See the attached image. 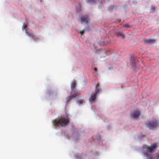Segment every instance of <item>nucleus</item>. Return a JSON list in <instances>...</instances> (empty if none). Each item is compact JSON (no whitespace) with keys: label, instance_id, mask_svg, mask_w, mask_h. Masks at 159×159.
<instances>
[{"label":"nucleus","instance_id":"obj_1","mask_svg":"<svg viewBox=\"0 0 159 159\" xmlns=\"http://www.w3.org/2000/svg\"><path fill=\"white\" fill-rule=\"evenodd\" d=\"M101 89L100 87L99 84L98 83L95 87V92L92 93L90 98L89 99V101L90 103L94 102L96 98V97L100 92H101Z\"/></svg>","mask_w":159,"mask_h":159},{"label":"nucleus","instance_id":"obj_2","mask_svg":"<svg viewBox=\"0 0 159 159\" xmlns=\"http://www.w3.org/2000/svg\"><path fill=\"white\" fill-rule=\"evenodd\" d=\"M69 122V120L68 119H66L64 118H61L58 120H55L53 121L54 125L57 126L60 125L62 126L66 125Z\"/></svg>","mask_w":159,"mask_h":159},{"label":"nucleus","instance_id":"obj_3","mask_svg":"<svg viewBox=\"0 0 159 159\" xmlns=\"http://www.w3.org/2000/svg\"><path fill=\"white\" fill-rule=\"evenodd\" d=\"M147 127L151 129H153L158 125V122L156 120L149 121L146 123Z\"/></svg>","mask_w":159,"mask_h":159},{"label":"nucleus","instance_id":"obj_4","mask_svg":"<svg viewBox=\"0 0 159 159\" xmlns=\"http://www.w3.org/2000/svg\"><path fill=\"white\" fill-rule=\"evenodd\" d=\"M157 147V144L155 143L151 145L150 147H147L146 151L147 152H152L155 150Z\"/></svg>","mask_w":159,"mask_h":159},{"label":"nucleus","instance_id":"obj_5","mask_svg":"<svg viewBox=\"0 0 159 159\" xmlns=\"http://www.w3.org/2000/svg\"><path fill=\"white\" fill-rule=\"evenodd\" d=\"M140 115V112L136 110L134 111L131 113V116L134 118H137Z\"/></svg>","mask_w":159,"mask_h":159},{"label":"nucleus","instance_id":"obj_6","mask_svg":"<svg viewBox=\"0 0 159 159\" xmlns=\"http://www.w3.org/2000/svg\"><path fill=\"white\" fill-rule=\"evenodd\" d=\"M80 19L82 23L84 22L86 24H87L88 20H89L88 16L87 15H84L81 16Z\"/></svg>","mask_w":159,"mask_h":159},{"label":"nucleus","instance_id":"obj_7","mask_svg":"<svg viewBox=\"0 0 159 159\" xmlns=\"http://www.w3.org/2000/svg\"><path fill=\"white\" fill-rule=\"evenodd\" d=\"M25 33L29 37H32L34 41H35L36 40V37L35 36L28 31V30H26Z\"/></svg>","mask_w":159,"mask_h":159},{"label":"nucleus","instance_id":"obj_8","mask_svg":"<svg viewBox=\"0 0 159 159\" xmlns=\"http://www.w3.org/2000/svg\"><path fill=\"white\" fill-rule=\"evenodd\" d=\"M155 41V40L152 39H147L145 40V43L148 44H152Z\"/></svg>","mask_w":159,"mask_h":159},{"label":"nucleus","instance_id":"obj_9","mask_svg":"<svg viewBox=\"0 0 159 159\" xmlns=\"http://www.w3.org/2000/svg\"><path fill=\"white\" fill-rule=\"evenodd\" d=\"M117 9V7L115 6H109L108 8V10L110 11H112L114 10H116Z\"/></svg>","mask_w":159,"mask_h":159},{"label":"nucleus","instance_id":"obj_10","mask_svg":"<svg viewBox=\"0 0 159 159\" xmlns=\"http://www.w3.org/2000/svg\"><path fill=\"white\" fill-rule=\"evenodd\" d=\"M76 84H77L76 83L75 81L73 80L71 85V89L72 90H73L75 89V86L76 85Z\"/></svg>","mask_w":159,"mask_h":159},{"label":"nucleus","instance_id":"obj_11","mask_svg":"<svg viewBox=\"0 0 159 159\" xmlns=\"http://www.w3.org/2000/svg\"><path fill=\"white\" fill-rule=\"evenodd\" d=\"M74 97L73 95H71L70 96H68L67 97V101H66V104L68 103V102L72 99Z\"/></svg>","mask_w":159,"mask_h":159},{"label":"nucleus","instance_id":"obj_12","mask_svg":"<svg viewBox=\"0 0 159 159\" xmlns=\"http://www.w3.org/2000/svg\"><path fill=\"white\" fill-rule=\"evenodd\" d=\"M116 35L117 37L122 36L123 38H124V36L122 32H119L116 34Z\"/></svg>","mask_w":159,"mask_h":159},{"label":"nucleus","instance_id":"obj_13","mask_svg":"<svg viewBox=\"0 0 159 159\" xmlns=\"http://www.w3.org/2000/svg\"><path fill=\"white\" fill-rule=\"evenodd\" d=\"M80 94V92L79 91H76L75 92L73 95L74 98H75L77 96L79 95Z\"/></svg>","mask_w":159,"mask_h":159},{"label":"nucleus","instance_id":"obj_14","mask_svg":"<svg viewBox=\"0 0 159 159\" xmlns=\"http://www.w3.org/2000/svg\"><path fill=\"white\" fill-rule=\"evenodd\" d=\"M155 7H153V6H152L150 9V12H153L155 11Z\"/></svg>","mask_w":159,"mask_h":159},{"label":"nucleus","instance_id":"obj_15","mask_svg":"<svg viewBox=\"0 0 159 159\" xmlns=\"http://www.w3.org/2000/svg\"><path fill=\"white\" fill-rule=\"evenodd\" d=\"M87 2H90L93 3L95 2V0H86Z\"/></svg>","mask_w":159,"mask_h":159},{"label":"nucleus","instance_id":"obj_16","mask_svg":"<svg viewBox=\"0 0 159 159\" xmlns=\"http://www.w3.org/2000/svg\"><path fill=\"white\" fill-rule=\"evenodd\" d=\"M27 25H26L24 24L22 26V29H25V30L26 31V30H27Z\"/></svg>","mask_w":159,"mask_h":159},{"label":"nucleus","instance_id":"obj_17","mask_svg":"<svg viewBox=\"0 0 159 159\" xmlns=\"http://www.w3.org/2000/svg\"><path fill=\"white\" fill-rule=\"evenodd\" d=\"M130 65L132 67H134L135 66V63L133 61L131 62Z\"/></svg>","mask_w":159,"mask_h":159},{"label":"nucleus","instance_id":"obj_18","mask_svg":"<svg viewBox=\"0 0 159 159\" xmlns=\"http://www.w3.org/2000/svg\"><path fill=\"white\" fill-rule=\"evenodd\" d=\"M83 102V101L82 100H81L80 101H79L78 102V103L80 105L81 104H82Z\"/></svg>","mask_w":159,"mask_h":159},{"label":"nucleus","instance_id":"obj_19","mask_svg":"<svg viewBox=\"0 0 159 159\" xmlns=\"http://www.w3.org/2000/svg\"><path fill=\"white\" fill-rule=\"evenodd\" d=\"M146 155L148 157V159H153L151 157H149L148 154H146Z\"/></svg>","mask_w":159,"mask_h":159},{"label":"nucleus","instance_id":"obj_20","mask_svg":"<svg viewBox=\"0 0 159 159\" xmlns=\"http://www.w3.org/2000/svg\"><path fill=\"white\" fill-rule=\"evenodd\" d=\"M124 26L125 27H128L129 26L128 24H125L124 25Z\"/></svg>","mask_w":159,"mask_h":159},{"label":"nucleus","instance_id":"obj_21","mask_svg":"<svg viewBox=\"0 0 159 159\" xmlns=\"http://www.w3.org/2000/svg\"><path fill=\"white\" fill-rule=\"evenodd\" d=\"M85 29H84V30L80 32V34L81 35H82L84 33V30H85Z\"/></svg>","mask_w":159,"mask_h":159},{"label":"nucleus","instance_id":"obj_22","mask_svg":"<svg viewBox=\"0 0 159 159\" xmlns=\"http://www.w3.org/2000/svg\"><path fill=\"white\" fill-rule=\"evenodd\" d=\"M156 157L158 159H159V154H157L156 155Z\"/></svg>","mask_w":159,"mask_h":159},{"label":"nucleus","instance_id":"obj_23","mask_svg":"<svg viewBox=\"0 0 159 159\" xmlns=\"http://www.w3.org/2000/svg\"><path fill=\"white\" fill-rule=\"evenodd\" d=\"M94 70H95V71H97V68L95 67L94 68Z\"/></svg>","mask_w":159,"mask_h":159},{"label":"nucleus","instance_id":"obj_24","mask_svg":"<svg viewBox=\"0 0 159 159\" xmlns=\"http://www.w3.org/2000/svg\"><path fill=\"white\" fill-rule=\"evenodd\" d=\"M112 67H109V68H108V69H109V70H111V69H112Z\"/></svg>","mask_w":159,"mask_h":159},{"label":"nucleus","instance_id":"obj_25","mask_svg":"<svg viewBox=\"0 0 159 159\" xmlns=\"http://www.w3.org/2000/svg\"><path fill=\"white\" fill-rule=\"evenodd\" d=\"M78 159H82L81 157H79L78 158Z\"/></svg>","mask_w":159,"mask_h":159},{"label":"nucleus","instance_id":"obj_26","mask_svg":"<svg viewBox=\"0 0 159 159\" xmlns=\"http://www.w3.org/2000/svg\"><path fill=\"white\" fill-rule=\"evenodd\" d=\"M79 6L80 7H81V5L80 3L79 4Z\"/></svg>","mask_w":159,"mask_h":159},{"label":"nucleus","instance_id":"obj_27","mask_svg":"<svg viewBox=\"0 0 159 159\" xmlns=\"http://www.w3.org/2000/svg\"><path fill=\"white\" fill-rule=\"evenodd\" d=\"M124 7H125L126 6L125 5H124Z\"/></svg>","mask_w":159,"mask_h":159},{"label":"nucleus","instance_id":"obj_28","mask_svg":"<svg viewBox=\"0 0 159 159\" xmlns=\"http://www.w3.org/2000/svg\"><path fill=\"white\" fill-rule=\"evenodd\" d=\"M42 0H40V1H41V2H42Z\"/></svg>","mask_w":159,"mask_h":159}]
</instances>
